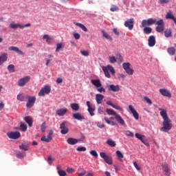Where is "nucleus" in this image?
<instances>
[{
    "mask_svg": "<svg viewBox=\"0 0 176 176\" xmlns=\"http://www.w3.org/2000/svg\"><path fill=\"white\" fill-rule=\"evenodd\" d=\"M115 120V118L111 117L110 118H108L107 117H104V120L107 124H111V126H116V122H115L113 120Z\"/></svg>",
    "mask_w": 176,
    "mask_h": 176,
    "instance_id": "25",
    "label": "nucleus"
},
{
    "mask_svg": "<svg viewBox=\"0 0 176 176\" xmlns=\"http://www.w3.org/2000/svg\"><path fill=\"white\" fill-rule=\"evenodd\" d=\"M24 120L26 122V123H28V124L30 127L32 126L33 121H32V118H31V117H28V116L25 117Z\"/></svg>",
    "mask_w": 176,
    "mask_h": 176,
    "instance_id": "35",
    "label": "nucleus"
},
{
    "mask_svg": "<svg viewBox=\"0 0 176 176\" xmlns=\"http://www.w3.org/2000/svg\"><path fill=\"white\" fill-rule=\"evenodd\" d=\"M30 80L31 77L30 76H25L19 80L18 85L20 87H23V86H25V85H27V83H28Z\"/></svg>",
    "mask_w": 176,
    "mask_h": 176,
    "instance_id": "10",
    "label": "nucleus"
},
{
    "mask_svg": "<svg viewBox=\"0 0 176 176\" xmlns=\"http://www.w3.org/2000/svg\"><path fill=\"white\" fill-rule=\"evenodd\" d=\"M116 155H117L118 160L120 162H123V157H124L123 156V154L122 153V152L120 151H117L116 152Z\"/></svg>",
    "mask_w": 176,
    "mask_h": 176,
    "instance_id": "36",
    "label": "nucleus"
},
{
    "mask_svg": "<svg viewBox=\"0 0 176 176\" xmlns=\"http://www.w3.org/2000/svg\"><path fill=\"white\" fill-rule=\"evenodd\" d=\"M106 112L108 115L114 116L116 120L120 123V124H122L124 126L125 124L124 120L120 116L118 113H117L113 109H107Z\"/></svg>",
    "mask_w": 176,
    "mask_h": 176,
    "instance_id": "3",
    "label": "nucleus"
},
{
    "mask_svg": "<svg viewBox=\"0 0 176 176\" xmlns=\"http://www.w3.org/2000/svg\"><path fill=\"white\" fill-rule=\"evenodd\" d=\"M86 170H82L81 173L78 174V176H86Z\"/></svg>",
    "mask_w": 176,
    "mask_h": 176,
    "instance_id": "64",
    "label": "nucleus"
},
{
    "mask_svg": "<svg viewBox=\"0 0 176 176\" xmlns=\"http://www.w3.org/2000/svg\"><path fill=\"white\" fill-rule=\"evenodd\" d=\"M60 133L61 134H67L69 130H68V127L65 126V122H62L60 124Z\"/></svg>",
    "mask_w": 176,
    "mask_h": 176,
    "instance_id": "23",
    "label": "nucleus"
},
{
    "mask_svg": "<svg viewBox=\"0 0 176 176\" xmlns=\"http://www.w3.org/2000/svg\"><path fill=\"white\" fill-rule=\"evenodd\" d=\"M16 156L18 159H23V157H25L26 154H25V152L17 151Z\"/></svg>",
    "mask_w": 176,
    "mask_h": 176,
    "instance_id": "38",
    "label": "nucleus"
},
{
    "mask_svg": "<svg viewBox=\"0 0 176 176\" xmlns=\"http://www.w3.org/2000/svg\"><path fill=\"white\" fill-rule=\"evenodd\" d=\"M171 30L170 29H167L166 30L164 31V35L166 36V38H170V36H171Z\"/></svg>",
    "mask_w": 176,
    "mask_h": 176,
    "instance_id": "47",
    "label": "nucleus"
},
{
    "mask_svg": "<svg viewBox=\"0 0 176 176\" xmlns=\"http://www.w3.org/2000/svg\"><path fill=\"white\" fill-rule=\"evenodd\" d=\"M54 162V159L52 157L51 155L48 156L47 157V163L50 164V166H52V164Z\"/></svg>",
    "mask_w": 176,
    "mask_h": 176,
    "instance_id": "53",
    "label": "nucleus"
},
{
    "mask_svg": "<svg viewBox=\"0 0 176 176\" xmlns=\"http://www.w3.org/2000/svg\"><path fill=\"white\" fill-rule=\"evenodd\" d=\"M70 107L73 111H79V104L77 103H72Z\"/></svg>",
    "mask_w": 176,
    "mask_h": 176,
    "instance_id": "41",
    "label": "nucleus"
},
{
    "mask_svg": "<svg viewBox=\"0 0 176 176\" xmlns=\"http://www.w3.org/2000/svg\"><path fill=\"white\" fill-rule=\"evenodd\" d=\"M53 133V130L50 131L47 136L44 135L41 138V141H43L44 142H50L52 140Z\"/></svg>",
    "mask_w": 176,
    "mask_h": 176,
    "instance_id": "16",
    "label": "nucleus"
},
{
    "mask_svg": "<svg viewBox=\"0 0 176 176\" xmlns=\"http://www.w3.org/2000/svg\"><path fill=\"white\" fill-rule=\"evenodd\" d=\"M160 116H162L163 119L162 127L160 129V131H163L164 133H167L173 129V124H171V120L168 118V114H167V110L162 108L158 109Z\"/></svg>",
    "mask_w": 176,
    "mask_h": 176,
    "instance_id": "1",
    "label": "nucleus"
},
{
    "mask_svg": "<svg viewBox=\"0 0 176 176\" xmlns=\"http://www.w3.org/2000/svg\"><path fill=\"white\" fill-rule=\"evenodd\" d=\"M91 83L96 87L99 93H105V89L104 87H102V84H101V81L98 79H94L91 80Z\"/></svg>",
    "mask_w": 176,
    "mask_h": 176,
    "instance_id": "5",
    "label": "nucleus"
},
{
    "mask_svg": "<svg viewBox=\"0 0 176 176\" xmlns=\"http://www.w3.org/2000/svg\"><path fill=\"white\" fill-rule=\"evenodd\" d=\"M124 26L126 27V28H129L130 31H131V30L134 28V19L131 18L126 20L124 22Z\"/></svg>",
    "mask_w": 176,
    "mask_h": 176,
    "instance_id": "14",
    "label": "nucleus"
},
{
    "mask_svg": "<svg viewBox=\"0 0 176 176\" xmlns=\"http://www.w3.org/2000/svg\"><path fill=\"white\" fill-rule=\"evenodd\" d=\"M8 61V54L3 53L0 55V65H2L3 63H6Z\"/></svg>",
    "mask_w": 176,
    "mask_h": 176,
    "instance_id": "27",
    "label": "nucleus"
},
{
    "mask_svg": "<svg viewBox=\"0 0 176 176\" xmlns=\"http://www.w3.org/2000/svg\"><path fill=\"white\" fill-rule=\"evenodd\" d=\"M113 108H114V109H117V111H119L120 112H121V113H123V108L118 104H114V106H113Z\"/></svg>",
    "mask_w": 176,
    "mask_h": 176,
    "instance_id": "51",
    "label": "nucleus"
},
{
    "mask_svg": "<svg viewBox=\"0 0 176 176\" xmlns=\"http://www.w3.org/2000/svg\"><path fill=\"white\" fill-rule=\"evenodd\" d=\"M7 135L11 140H17L21 137V134L19 131L7 133Z\"/></svg>",
    "mask_w": 176,
    "mask_h": 176,
    "instance_id": "12",
    "label": "nucleus"
},
{
    "mask_svg": "<svg viewBox=\"0 0 176 176\" xmlns=\"http://www.w3.org/2000/svg\"><path fill=\"white\" fill-rule=\"evenodd\" d=\"M8 70L9 71V72H14V65H8Z\"/></svg>",
    "mask_w": 176,
    "mask_h": 176,
    "instance_id": "54",
    "label": "nucleus"
},
{
    "mask_svg": "<svg viewBox=\"0 0 176 176\" xmlns=\"http://www.w3.org/2000/svg\"><path fill=\"white\" fill-rule=\"evenodd\" d=\"M8 50H10V52H16V53H18L19 54H24V53L22 52L21 50H20L19 49V47H14V46H11L8 48Z\"/></svg>",
    "mask_w": 176,
    "mask_h": 176,
    "instance_id": "30",
    "label": "nucleus"
},
{
    "mask_svg": "<svg viewBox=\"0 0 176 176\" xmlns=\"http://www.w3.org/2000/svg\"><path fill=\"white\" fill-rule=\"evenodd\" d=\"M67 172L69 174H72V173H75V169L72 168H67Z\"/></svg>",
    "mask_w": 176,
    "mask_h": 176,
    "instance_id": "60",
    "label": "nucleus"
},
{
    "mask_svg": "<svg viewBox=\"0 0 176 176\" xmlns=\"http://www.w3.org/2000/svg\"><path fill=\"white\" fill-rule=\"evenodd\" d=\"M165 18L166 19V20H173L174 21L175 24L176 25V18L173 14V12L168 11L166 13Z\"/></svg>",
    "mask_w": 176,
    "mask_h": 176,
    "instance_id": "22",
    "label": "nucleus"
},
{
    "mask_svg": "<svg viewBox=\"0 0 176 176\" xmlns=\"http://www.w3.org/2000/svg\"><path fill=\"white\" fill-rule=\"evenodd\" d=\"M109 61L110 64H115V63L121 64L123 63V56L120 54H118L116 57L115 56H109Z\"/></svg>",
    "mask_w": 176,
    "mask_h": 176,
    "instance_id": "4",
    "label": "nucleus"
},
{
    "mask_svg": "<svg viewBox=\"0 0 176 176\" xmlns=\"http://www.w3.org/2000/svg\"><path fill=\"white\" fill-rule=\"evenodd\" d=\"M50 91H52V88L49 85H45L42 87L40 91L38 94L39 97H45L46 94H50Z\"/></svg>",
    "mask_w": 176,
    "mask_h": 176,
    "instance_id": "6",
    "label": "nucleus"
},
{
    "mask_svg": "<svg viewBox=\"0 0 176 176\" xmlns=\"http://www.w3.org/2000/svg\"><path fill=\"white\" fill-rule=\"evenodd\" d=\"M133 166L138 170V171H140L141 170V166H138V164H137L135 162H133Z\"/></svg>",
    "mask_w": 176,
    "mask_h": 176,
    "instance_id": "61",
    "label": "nucleus"
},
{
    "mask_svg": "<svg viewBox=\"0 0 176 176\" xmlns=\"http://www.w3.org/2000/svg\"><path fill=\"white\" fill-rule=\"evenodd\" d=\"M148 46L150 47H153V46H155V45H156V38L155 37V36H150L148 37Z\"/></svg>",
    "mask_w": 176,
    "mask_h": 176,
    "instance_id": "21",
    "label": "nucleus"
},
{
    "mask_svg": "<svg viewBox=\"0 0 176 176\" xmlns=\"http://www.w3.org/2000/svg\"><path fill=\"white\" fill-rule=\"evenodd\" d=\"M73 118L76 120H85V116L83 115H81L80 113H73Z\"/></svg>",
    "mask_w": 176,
    "mask_h": 176,
    "instance_id": "26",
    "label": "nucleus"
},
{
    "mask_svg": "<svg viewBox=\"0 0 176 176\" xmlns=\"http://www.w3.org/2000/svg\"><path fill=\"white\" fill-rule=\"evenodd\" d=\"M96 100L97 104H102V100H104V95L97 94L96 95Z\"/></svg>",
    "mask_w": 176,
    "mask_h": 176,
    "instance_id": "29",
    "label": "nucleus"
},
{
    "mask_svg": "<svg viewBox=\"0 0 176 176\" xmlns=\"http://www.w3.org/2000/svg\"><path fill=\"white\" fill-rule=\"evenodd\" d=\"M63 47H64L63 46V43H60L56 44V52H60V50H61V49H63Z\"/></svg>",
    "mask_w": 176,
    "mask_h": 176,
    "instance_id": "52",
    "label": "nucleus"
},
{
    "mask_svg": "<svg viewBox=\"0 0 176 176\" xmlns=\"http://www.w3.org/2000/svg\"><path fill=\"white\" fill-rule=\"evenodd\" d=\"M102 34L106 39H108L109 41H112V37H111V36H109V34H108L107 32L102 31Z\"/></svg>",
    "mask_w": 176,
    "mask_h": 176,
    "instance_id": "46",
    "label": "nucleus"
},
{
    "mask_svg": "<svg viewBox=\"0 0 176 176\" xmlns=\"http://www.w3.org/2000/svg\"><path fill=\"white\" fill-rule=\"evenodd\" d=\"M73 36H74V38H75V39L76 40L80 39V34L79 33L74 32Z\"/></svg>",
    "mask_w": 176,
    "mask_h": 176,
    "instance_id": "59",
    "label": "nucleus"
},
{
    "mask_svg": "<svg viewBox=\"0 0 176 176\" xmlns=\"http://www.w3.org/2000/svg\"><path fill=\"white\" fill-rule=\"evenodd\" d=\"M160 93L162 96H164V97H168L169 98L171 97V93L166 89H160Z\"/></svg>",
    "mask_w": 176,
    "mask_h": 176,
    "instance_id": "24",
    "label": "nucleus"
},
{
    "mask_svg": "<svg viewBox=\"0 0 176 176\" xmlns=\"http://www.w3.org/2000/svg\"><path fill=\"white\" fill-rule=\"evenodd\" d=\"M167 52L170 56H174L175 54V48L169 47L168 48Z\"/></svg>",
    "mask_w": 176,
    "mask_h": 176,
    "instance_id": "43",
    "label": "nucleus"
},
{
    "mask_svg": "<svg viewBox=\"0 0 176 176\" xmlns=\"http://www.w3.org/2000/svg\"><path fill=\"white\" fill-rule=\"evenodd\" d=\"M129 112H131V113H132L133 118L136 120H138V119H140V115L138 114V112L137 111V110H135V109H134V107H133V105L129 104L128 106Z\"/></svg>",
    "mask_w": 176,
    "mask_h": 176,
    "instance_id": "13",
    "label": "nucleus"
},
{
    "mask_svg": "<svg viewBox=\"0 0 176 176\" xmlns=\"http://www.w3.org/2000/svg\"><path fill=\"white\" fill-rule=\"evenodd\" d=\"M89 153H90V155L95 157V159H97L98 157V153H97V151L96 150H91L89 152Z\"/></svg>",
    "mask_w": 176,
    "mask_h": 176,
    "instance_id": "45",
    "label": "nucleus"
},
{
    "mask_svg": "<svg viewBox=\"0 0 176 176\" xmlns=\"http://www.w3.org/2000/svg\"><path fill=\"white\" fill-rule=\"evenodd\" d=\"M156 19L150 18L148 19H144L142 21L141 28L148 27L149 25H153L156 23Z\"/></svg>",
    "mask_w": 176,
    "mask_h": 176,
    "instance_id": "8",
    "label": "nucleus"
},
{
    "mask_svg": "<svg viewBox=\"0 0 176 176\" xmlns=\"http://www.w3.org/2000/svg\"><path fill=\"white\" fill-rule=\"evenodd\" d=\"M125 135H126V137H134V133L130 131H126L125 132Z\"/></svg>",
    "mask_w": 176,
    "mask_h": 176,
    "instance_id": "56",
    "label": "nucleus"
},
{
    "mask_svg": "<svg viewBox=\"0 0 176 176\" xmlns=\"http://www.w3.org/2000/svg\"><path fill=\"white\" fill-rule=\"evenodd\" d=\"M143 31L144 34H146V35H149V34L152 33V28L145 26Z\"/></svg>",
    "mask_w": 176,
    "mask_h": 176,
    "instance_id": "40",
    "label": "nucleus"
},
{
    "mask_svg": "<svg viewBox=\"0 0 176 176\" xmlns=\"http://www.w3.org/2000/svg\"><path fill=\"white\" fill-rule=\"evenodd\" d=\"M100 156L103 159V160H104L105 163L109 165L112 164V157L108 156L105 153H100Z\"/></svg>",
    "mask_w": 176,
    "mask_h": 176,
    "instance_id": "11",
    "label": "nucleus"
},
{
    "mask_svg": "<svg viewBox=\"0 0 176 176\" xmlns=\"http://www.w3.org/2000/svg\"><path fill=\"white\" fill-rule=\"evenodd\" d=\"M35 101H36V98L35 96H28V101L26 104L27 108H32L35 104Z\"/></svg>",
    "mask_w": 176,
    "mask_h": 176,
    "instance_id": "15",
    "label": "nucleus"
},
{
    "mask_svg": "<svg viewBox=\"0 0 176 176\" xmlns=\"http://www.w3.org/2000/svg\"><path fill=\"white\" fill-rule=\"evenodd\" d=\"M144 101H146V102H147V104L152 105V100L149 98H148V96L144 97Z\"/></svg>",
    "mask_w": 176,
    "mask_h": 176,
    "instance_id": "58",
    "label": "nucleus"
},
{
    "mask_svg": "<svg viewBox=\"0 0 176 176\" xmlns=\"http://www.w3.org/2000/svg\"><path fill=\"white\" fill-rule=\"evenodd\" d=\"M111 12H118L119 10V8L116 6H112L110 8Z\"/></svg>",
    "mask_w": 176,
    "mask_h": 176,
    "instance_id": "57",
    "label": "nucleus"
},
{
    "mask_svg": "<svg viewBox=\"0 0 176 176\" xmlns=\"http://www.w3.org/2000/svg\"><path fill=\"white\" fill-rule=\"evenodd\" d=\"M162 168L166 175H170V168H168V166L164 165Z\"/></svg>",
    "mask_w": 176,
    "mask_h": 176,
    "instance_id": "44",
    "label": "nucleus"
},
{
    "mask_svg": "<svg viewBox=\"0 0 176 176\" xmlns=\"http://www.w3.org/2000/svg\"><path fill=\"white\" fill-rule=\"evenodd\" d=\"M108 91L118 92L120 91V85H108Z\"/></svg>",
    "mask_w": 176,
    "mask_h": 176,
    "instance_id": "20",
    "label": "nucleus"
},
{
    "mask_svg": "<svg viewBox=\"0 0 176 176\" xmlns=\"http://www.w3.org/2000/svg\"><path fill=\"white\" fill-rule=\"evenodd\" d=\"M135 137L138 138V140H141L142 143H145V135L136 133Z\"/></svg>",
    "mask_w": 176,
    "mask_h": 176,
    "instance_id": "33",
    "label": "nucleus"
},
{
    "mask_svg": "<svg viewBox=\"0 0 176 176\" xmlns=\"http://www.w3.org/2000/svg\"><path fill=\"white\" fill-rule=\"evenodd\" d=\"M67 142L69 145H76L78 142H80V139H76L74 138H68Z\"/></svg>",
    "mask_w": 176,
    "mask_h": 176,
    "instance_id": "19",
    "label": "nucleus"
},
{
    "mask_svg": "<svg viewBox=\"0 0 176 176\" xmlns=\"http://www.w3.org/2000/svg\"><path fill=\"white\" fill-rule=\"evenodd\" d=\"M102 69L104 72V76L108 78H111V74L113 75V76H115V74L116 73L115 68H113V66L111 65L102 66Z\"/></svg>",
    "mask_w": 176,
    "mask_h": 176,
    "instance_id": "2",
    "label": "nucleus"
},
{
    "mask_svg": "<svg viewBox=\"0 0 176 176\" xmlns=\"http://www.w3.org/2000/svg\"><path fill=\"white\" fill-rule=\"evenodd\" d=\"M80 53L82 56H83L84 57H87L90 54V52H89V50H81Z\"/></svg>",
    "mask_w": 176,
    "mask_h": 176,
    "instance_id": "49",
    "label": "nucleus"
},
{
    "mask_svg": "<svg viewBox=\"0 0 176 176\" xmlns=\"http://www.w3.org/2000/svg\"><path fill=\"white\" fill-rule=\"evenodd\" d=\"M58 174L59 176H66L67 172H65V170H60L58 171Z\"/></svg>",
    "mask_w": 176,
    "mask_h": 176,
    "instance_id": "55",
    "label": "nucleus"
},
{
    "mask_svg": "<svg viewBox=\"0 0 176 176\" xmlns=\"http://www.w3.org/2000/svg\"><path fill=\"white\" fill-rule=\"evenodd\" d=\"M96 124L99 129H104V127H105V125L104 124H101L100 122H97Z\"/></svg>",
    "mask_w": 176,
    "mask_h": 176,
    "instance_id": "62",
    "label": "nucleus"
},
{
    "mask_svg": "<svg viewBox=\"0 0 176 176\" xmlns=\"http://www.w3.org/2000/svg\"><path fill=\"white\" fill-rule=\"evenodd\" d=\"M87 107H88L87 111L91 116H94V111H96V107L90 103V101H87Z\"/></svg>",
    "mask_w": 176,
    "mask_h": 176,
    "instance_id": "17",
    "label": "nucleus"
},
{
    "mask_svg": "<svg viewBox=\"0 0 176 176\" xmlns=\"http://www.w3.org/2000/svg\"><path fill=\"white\" fill-rule=\"evenodd\" d=\"M122 67L124 68L126 74L129 76L134 75V69L131 68V64L130 63H124L122 64Z\"/></svg>",
    "mask_w": 176,
    "mask_h": 176,
    "instance_id": "7",
    "label": "nucleus"
},
{
    "mask_svg": "<svg viewBox=\"0 0 176 176\" xmlns=\"http://www.w3.org/2000/svg\"><path fill=\"white\" fill-rule=\"evenodd\" d=\"M20 129L22 131H27V124L24 122H21Z\"/></svg>",
    "mask_w": 176,
    "mask_h": 176,
    "instance_id": "48",
    "label": "nucleus"
},
{
    "mask_svg": "<svg viewBox=\"0 0 176 176\" xmlns=\"http://www.w3.org/2000/svg\"><path fill=\"white\" fill-rule=\"evenodd\" d=\"M10 28H11L12 30H16V28H23V26L20 23H16L12 21L10 23Z\"/></svg>",
    "mask_w": 176,
    "mask_h": 176,
    "instance_id": "28",
    "label": "nucleus"
},
{
    "mask_svg": "<svg viewBox=\"0 0 176 176\" xmlns=\"http://www.w3.org/2000/svg\"><path fill=\"white\" fill-rule=\"evenodd\" d=\"M28 145H29L28 142L22 143L19 146V149H21V151H28Z\"/></svg>",
    "mask_w": 176,
    "mask_h": 176,
    "instance_id": "34",
    "label": "nucleus"
},
{
    "mask_svg": "<svg viewBox=\"0 0 176 176\" xmlns=\"http://www.w3.org/2000/svg\"><path fill=\"white\" fill-rule=\"evenodd\" d=\"M43 41H45L46 43H47V45H52V41L53 38H52V37H50V36H49V34H45L43 36Z\"/></svg>",
    "mask_w": 176,
    "mask_h": 176,
    "instance_id": "31",
    "label": "nucleus"
},
{
    "mask_svg": "<svg viewBox=\"0 0 176 176\" xmlns=\"http://www.w3.org/2000/svg\"><path fill=\"white\" fill-rule=\"evenodd\" d=\"M106 144H107V145L111 148H115V146H116V142L112 139H108L106 142Z\"/></svg>",
    "mask_w": 176,
    "mask_h": 176,
    "instance_id": "32",
    "label": "nucleus"
},
{
    "mask_svg": "<svg viewBox=\"0 0 176 176\" xmlns=\"http://www.w3.org/2000/svg\"><path fill=\"white\" fill-rule=\"evenodd\" d=\"M77 152H86L87 148L85 146H80L76 148Z\"/></svg>",
    "mask_w": 176,
    "mask_h": 176,
    "instance_id": "50",
    "label": "nucleus"
},
{
    "mask_svg": "<svg viewBox=\"0 0 176 176\" xmlns=\"http://www.w3.org/2000/svg\"><path fill=\"white\" fill-rule=\"evenodd\" d=\"M52 60H53V55L52 54L47 55V58H45V61H46L45 65L47 67L49 66V64H50V61H52Z\"/></svg>",
    "mask_w": 176,
    "mask_h": 176,
    "instance_id": "37",
    "label": "nucleus"
},
{
    "mask_svg": "<svg viewBox=\"0 0 176 176\" xmlns=\"http://www.w3.org/2000/svg\"><path fill=\"white\" fill-rule=\"evenodd\" d=\"M41 131H45L46 130V124L43 123L41 126Z\"/></svg>",
    "mask_w": 176,
    "mask_h": 176,
    "instance_id": "63",
    "label": "nucleus"
},
{
    "mask_svg": "<svg viewBox=\"0 0 176 176\" xmlns=\"http://www.w3.org/2000/svg\"><path fill=\"white\" fill-rule=\"evenodd\" d=\"M156 25L155 30L157 32H163L164 31V21L163 19H160L155 22Z\"/></svg>",
    "mask_w": 176,
    "mask_h": 176,
    "instance_id": "9",
    "label": "nucleus"
},
{
    "mask_svg": "<svg viewBox=\"0 0 176 176\" xmlns=\"http://www.w3.org/2000/svg\"><path fill=\"white\" fill-rule=\"evenodd\" d=\"M16 99L19 100V101H25V96H24L23 94H19L17 97H16Z\"/></svg>",
    "mask_w": 176,
    "mask_h": 176,
    "instance_id": "42",
    "label": "nucleus"
},
{
    "mask_svg": "<svg viewBox=\"0 0 176 176\" xmlns=\"http://www.w3.org/2000/svg\"><path fill=\"white\" fill-rule=\"evenodd\" d=\"M68 112L67 108H60L56 110V113L58 115V116H65L67 115V113Z\"/></svg>",
    "mask_w": 176,
    "mask_h": 176,
    "instance_id": "18",
    "label": "nucleus"
},
{
    "mask_svg": "<svg viewBox=\"0 0 176 176\" xmlns=\"http://www.w3.org/2000/svg\"><path fill=\"white\" fill-rule=\"evenodd\" d=\"M74 24L75 25H77V27L81 28V30H82V31H85V32H87V28H86V26H85V25L79 23H74Z\"/></svg>",
    "mask_w": 176,
    "mask_h": 176,
    "instance_id": "39",
    "label": "nucleus"
}]
</instances>
